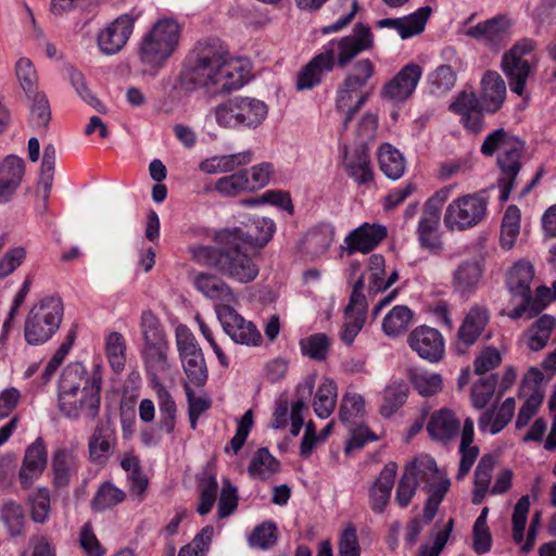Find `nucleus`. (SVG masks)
<instances>
[{"instance_id":"f257e3e1","label":"nucleus","mask_w":556,"mask_h":556,"mask_svg":"<svg viewBox=\"0 0 556 556\" xmlns=\"http://www.w3.org/2000/svg\"><path fill=\"white\" fill-rule=\"evenodd\" d=\"M249 63L230 58L218 41L198 42L182 74L187 89L206 88L213 92H230L244 86L249 79Z\"/></svg>"},{"instance_id":"f03ea898","label":"nucleus","mask_w":556,"mask_h":556,"mask_svg":"<svg viewBox=\"0 0 556 556\" xmlns=\"http://www.w3.org/2000/svg\"><path fill=\"white\" fill-rule=\"evenodd\" d=\"M371 29L356 24L351 34L336 37L321 46L319 52L303 66L296 76L295 87L300 91L311 90L321 84L334 67L344 68L357 55L374 47Z\"/></svg>"},{"instance_id":"7ed1b4c3","label":"nucleus","mask_w":556,"mask_h":556,"mask_svg":"<svg viewBox=\"0 0 556 556\" xmlns=\"http://www.w3.org/2000/svg\"><path fill=\"white\" fill-rule=\"evenodd\" d=\"M102 372L99 364L91 374L83 363L68 364L59 381L58 407L61 414L76 420L86 417L93 420L100 410Z\"/></svg>"},{"instance_id":"20e7f679","label":"nucleus","mask_w":556,"mask_h":556,"mask_svg":"<svg viewBox=\"0 0 556 556\" xmlns=\"http://www.w3.org/2000/svg\"><path fill=\"white\" fill-rule=\"evenodd\" d=\"M240 228H225L215 233L214 240L222 245L218 271L239 283L252 282L258 275V266L245 252Z\"/></svg>"},{"instance_id":"39448f33","label":"nucleus","mask_w":556,"mask_h":556,"mask_svg":"<svg viewBox=\"0 0 556 556\" xmlns=\"http://www.w3.org/2000/svg\"><path fill=\"white\" fill-rule=\"evenodd\" d=\"M498 151L497 164L501 168L498 185L501 188L500 200H508L514 181L521 168L520 157L523 152V142L509 135L503 128L489 134L481 146V153L491 156Z\"/></svg>"},{"instance_id":"423d86ee","label":"nucleus","mask_w":556,"mask_h":556,"mask_svg":"<svg viewBox=\"0 0 556 556\" xmlns=\"http://www.w3.org/2000/svg\"><path fill=\"white\" fill-rule=\"evenodd\" d=\"M268 114L267 104L256 98L233 97L212 108L206 119L213 117L225 129L242 130L258 128Z\"/></svg>"},{"instance_id":"0eeeda50","label":"nucleus","mask_w":556,"mask_h":556,"mask_svg":"<svg viewBox=\"0 0 556 556\" xmlns=\"http://www.w3.org/2000/svg\"><path fill=\"white\" fill-rule=\"evenodd\" d=\"M180 33L181 27L176 20L172 17L157 20L140 40V61L152 67H162L176 51Z\"/></svg>"},{"instance_id":"6e6552de","label":"nucleus","mask_w":556,"mask_h":556,"mask_svg":"<svg viewBox=\"0 0 556 556\" xmlns=\"http://www.w3.org/2000/svg\"><path fill=\"white\" fill-rule=\"evenodd\" d=\"M63 318V304L60 298L47 296L29 311L24 332L29 344L39 345L49 341L58 331Z\"/></svg>"},{"instance_id":"1a4fd4ad","label":"nucleus","mask_w":556,"mask_h":556,"mask_svg":"<svg viewBox=\"0 0 556 556\" xmlns=\"http://www.w3.org/2000/svg\"><path fill=\"white\" fill-rule=\"evenodd\" d=\"M534 277L533 266L526 261L517 262L508 271L506 285L513 298L520 299V303L513 309L505 308L503 314L511 319H519L525 315L532 318L543 309L531 298V282Z\"/></svg>"},{"instance_id":"9d476101","label":"nucleus","mask_w":556,"mask_h":556,"mask_svg":"<svg viewBox=\"0 0 556 556\" xmlns=\"http://www.w3.org/2000/svg\"><path fill=\"white\" fill-rule=\"evenodd\" d=\"M484 192L468 193L454 199L444 213V225L451 231H465L482 223L488 213Z\"/></svg>"},{"instance_id":"9b49d317","label":"nucleus","mask_w":556,"mask_h":556,"mask_svg":"<svg viewBox=\"0 0 556 556\" xmlns=\"http://www.w3.org/2000/svg\"><path fill=\"white\" fill-rule=\"evenodd\" d=\"M535 42L523 38L517 41L502 59V70L508 78L513 92L522 96L528 77L535 64Z\"/></svg>"},{"instance_id":"f8f14e48","label":"nucleus","mask_w":556,"mask_h":556,"mask_svg":"<svg viewBox=\"0 0 556 556\" xmlns=\"http://www.w3.org/2000/svg\"><path fill=\"white\" fill-rule=\"evenodd\" d=\"M453 190V185L445 186L435 191L425 203L416 230L419 244L425 250L438 252L442 249L439 233L441 210Z\"/></svg>"},{"instance_id":"ddd939ff","label":"nucleus","mask_w":556,"mask_h":556,"mask_svg":"<svg viewBox=\"0 0 556 556\" xmlns=\"http://www.w3.org/2000/svg\"><path fill=\"white\" fill-rule=\"evenodd\" d=\"M141 13L135 10L121 14L108 23L97 35L100 51L106 55L119 52L132 35L136 21Z\"/></svg>"},{"instance_id":"4468645a","label":"nucleus","mask_w":556,"mask_h":556,"mask_svg":"<svg viewBox=\"0 0 556 556\" xmlns=\"http://www.w3.org/2000/svg\"><path fill=\"white\" fill-rule=\"evenodd\" d=\"M404 470L412 475L417 485H424L428 493L435 491H448L451 480L447 473L440 469L433 457L419 455L405 465Z\"/></svg>"},{"instance_id":"2eb2a0df","label":"nucleus","mask_w":556,"mask_h":556,"mask_svg":"<svg viewBox=\"0 0 556 556\" xmlns=\"http://www.w3.org/2000/svg\"><path fill=\"white\" fill-rule=\"evenodd\" d=\"M217 318L224 332L237 344L260 346L263 338L256 326L242 317L235 306H226L218 311Z\"/></svg>"},{"instance_id":"dca6fc26","label":"nucleus","mask_w":556,"mask_h":556,"mask_svg":"<svg viewBox=\"0 0 556 556\" xmlns=\"http://www.w3.org/2000/svg\"><path fill=\"white\" fill-rule=\"evenodd\" d=\"M387 235L388 231L383 225L363 223L345 236L340 245L341 254L351 256L355 253H370L384 240Z\"/></svg>"},{"instance_id":"f3484780","label":"nucleus","mask_w":556,"mask_h":556,"mask_svg":"<svg viewBox=\"0 0 556 556\" xmlns=\"http://www.w3.org/2000/svg\"><path fill=\"white\" fill-rule=\"evenodd\" d=\"M193 287L205 299L214 303L216 316L223 307L238 304V296L232 288L220 277L210 273H198L193 277Z\"/></svg>"},{"instance_id":"a211bd4d","label":"nucleus","mask_w":556,"mask_h":556,"mask_svg":"<svg viewBox=\"0 0 556 556\" xmlns=\"http://www.w3.org/2000/svg\"><path fill=\"white\" fill-rule=\"evenodd\" d=\"M409 348L419 357L430 362H440L445 353V342L441 332L428 326L415 328L407 338Z\"/></svg>"},{"instance_id":"6ab92c4d","label":"nucleus","mask_w":556,"mask_h":556,"mask_svg":"<svg viewBox=\"0 0 556 556\" xmlns=\"http://www.w3.org/2000/svg\"><path fill=\"white\" fill-rule=\"evenodd\" d=\"M510 20L498 15L468 28L466 34L491 49L497 50L510 38Z\"/></svg>"},{"instance_id":"aec40b11","label":"nucleus","mask_w":556,"mask_h":556,"mask_svg":"<svg viewBox=\"0 0 556 556\" xmlns=\"http://www.w3.org/2000/svg\"><path fill=\"white\" fill-rule=\"evenodd\" d=\"M529 509H530V497H529V495H522L518 500L517 504L515 505L513 517H511L513 540L515 541L516 544L523 543L521 545V551H523V552H529L532 549L535 539H536L538 529H539L540 520H541V514H540V511H536L532 517V520H531V523H530V527L528 530V534H527V540L523 542L525 529H526V523L528 520Z\"/></svg>"},{"instance_id":"412c9836","label":"nucleus","mask_w":556,"mask_h":556,"mask_svg":"<svg viewBox=\"0 0 556 556\" xmlns=\"http://www.w3.org/2000/svg\"><path fill=\"white\" fill-rule=\"evenodd\" d=\"M489 323V312L484 306L475 305L466 314L455 340V349L457 353H465L471 345H473L485 326Z\"/></svg>"},{"instance_id":"4be33fe9","label":"nucleus","mask_w":556,"mask_h":556,"mask_svg":"<svg viewBox=\"0 0 556 556\" xmlns=\"http://www.w3.org/2000/svg\"><path fill=\"white\" fill-rule=\"evenodd\" d=\"M422 75V68L415 63L406 64L401 71L384 85L382 96L391 101L403 102L409 98Z\"/></svg>"},{"instance_id":"5701e85b","label":"nucleus","mask_w":556,"mask_h":556,"mask_svg":"<svg viewBox=\"0 0 556 556\" xmlns=\"http://www.w3.org/2000/svg\"><path fill=\"white\" fill-rule=\"evenodd\" d=\"M47 447L41 438H37L25 450L18 479L24 489L30 488L43 473L47 466Z\"/></svg>"},{"instance_id":"b1692460","label":"nucleus","mask_w":556,"mask_h":556,"mask_svg":"<svg viewBox=\"0 0 556 556\" xmlns=\"http://www.w3.org/2000/svg\"><path fill=\"white\" fill-rule=\"evenodd\" d=\"M369 92L346 78L340 84L336 96V110L343 115L342 128L346 130L353 115L368 100Z\"/></svg>"},{"instance_id":"393cba45","label":"nucleus","mask_w":556,"mask_h":556,"mask_svg":"<svg viewBox=\"0 0 556 556\" xmlns=\"http://www.w3.org/2000/svg\"><path fill=\"white\" fill-rule=\"evenodd\" d=\"M451 110L460 116L466 129L471 132H480L483 129L485 111L473 92H460L451 104Z\"/></svg>"},{"instance_id":"a878e982","label":"nucleus","mask_w":556,"mask_h":556,"mask_svg":"<svg viewBox=\"0 0 556 556\" xmlns=\"http://www.w3.org/2000/svg\"><path fill=\"white\" fill-rule=\"evenodd\" d=\"M460 428V420L455 413L448 408H441L434 412L427 424L429 437L441 444L453 441Z\"/></svg>"},{"instance_id":"bb28decb","label":"nucleus","mask_w":556,"mask_h":556,"mask_svg":"<svg viewBox=\"0 0 556 556\" xmlns=\"http://www.w3.org/2000/svg\"><path fill=\"white\" fill-rule=\"evenodd\" d=\"M479 102L486 113L498 111L506 99V84L497 72L489 71L481 78Z\"/></svg>"},{"instance_id":"cd10ccee","label":"nucleus","mask_w":556,"mask_h":556,"mask_svg":"<svg viewBox=\"0 0 556 556\" xmlns=\"http://www.w3.org/2000/svg\"><path fill=\"white\" fill-rule=\"evenodd\" d=\"M115 446L116 433L111 422L100 421L89 440L90 460L97 464H105Z\"/></svg>"},{"instance_id":"c85d7f7f","label":"nucleus","mask_w":556,"mask_h":556,"mask_svg":"<svg viewBox=\"0 0 556 556\" xmlns=\"http://www.w3.org/2000/svg\"><path fill=\"white\" fill-rule=\"evenodd\" d=\"M168 352L169 343L141 350V356L152 388L163 384V378L169 372Z\"/></svg>"},{"instance_id":"c756f323","label":"nucleus","mask_w":556,"mask_h":556,"mask_svg":"<svg viewBox=\"0 0 556 556\" xmlns=\"http://www.w3.org/2000/svg\"><path fill=\"white\" fill-rule=\"evenodd\" d=\"M343 166L348 175L358 185H366L374 180L370 156L364 143L345 152Z\"/></svg>"},{"instance_id":"7c9ffc66","label":"nucleus","mask_w":556,"mask_h":556,"mask_svg":"<svg viewBox=\"0 0 556 556\" xmlns=\"http://www.w3.org/2000/svg\"><path fill=\"white\" fill-rule=\"evenodd\" d=\"M397 466L390 462L380 471L369 490V505L375 513H382L388 505L393 489Z\"/></svg>"},{"instance_id":"2f4dec72","label":"nucleus","mask_w":556,"mask_h":556,"mask_svg":"<svg viewBox=\"0 0 556 556\" xmlns=\"http://www.w3.org/2000/svg\"><path fill=\"white\" fill-rule=\"evenodd\" d=\"M53 485L63 489L70 485L77 476L80 467L77 455L67 448H59L52 455L51 460Z\"/></svg>"},{"instance_id":"473e14b6","label":"nucleus","mask_w":556,"mask_h":556,"mask_svg":"<svg viewBox=\"0 0 556 556\" xmlns=\"http://www.w3.org/2000/svg\"><path fill=\"white\" fill-rule=\"evenodd\" d=\"M483 265L479 260L462 262L453 273V287L462 295L473 293L482 278Z\"/></svg>"},{"instance_id":"72a5a7b5","label":"nucleus","mask_w":556,"mask_h":556,"mask_svg":"<svg viewBox=\"0 0 556 556\" xmlns=\"http://www.w3.org/2000/svg\"><path fill=\"white\" fill-rule=\"evenodd\" d=\"M24 161L15 155L8 156L0 164V203L10 200L24 175Z\"/></svg>"},{"instance_id":"f704fd0d","label":"nucleus","mask_w":556,"mask_h":556,"mask_svg":"<svg viewBox=\"0 0 556 556\" xmlns=\"http://www.w3.org/2000/svg\"><path fill=\"white\" fill-rule=\"evenodd\" d=\"M515 408V399L507 397L500 407L484 410L478 420L479 430L491 434L498 433L511 420Z\"/></svg>"},{"instance_id":"c9c22d12","label":"nucleus","mask_w":556,"mask_h":556,"mask_svg":"<svg viewBox=\"0 0 556 556\" xmlns=\"http://www.w3.org/2000/svg\"><path fill=\"white\" fill-rule=\"evenodd\" d=\"M334 239V227L318 225L307 231L303 240V251L311 258H320L327 254Z\"/></svg>"},{"instance_id":"e433bc0d","label":"nucleus","mask_w":556,"mask_h":556,"mask_svg":"<svg viewBox=\"0 0 556 556\" xmlns=\"http://www.w3.org/2000/svg\"><path fill=\"white\" fill-rule=\"evenodd\" d=\"M399 280L397 270L386 273V261L381 254H372L368 260V290L370 293H379L389 289Z\"/></svg>"},{"instance_id":"4c0bfd02","label":"nucleus","mask_w":556,"mask_h":556,"mask_svg":"<svg viewBox=\"0 0 556 556\" xmlns=\"http://www.w3.org/2000/svg\"><path fill=\"white\" fill-rule=\"evenodd\" d=\"M252 162V152L244 151L235 154L215 155L199 164L201 172L210 175L229 173Z\"/></svg>"},{"instance_id":"58836bf2","label":"nucleus","mask_w":556,"mask_h":556,"mask_svg":"<svg viewBox=\"0 0 556 556\" xmlns=\"http://www.w3.org/2000/svg\"><path fill=\"white\" fill-rule=\"evenodd\" d=\"M248 230L240 228V235L243 237L242 242L254 248L265 247L273 238L276 225L268 217L253 216L250 224L247 225Z\"/></svg>"},{"instance_id":"ea45409f","label":"nucleus","mask_w":556,"mask_h":556,"mask_svg":"<svg viewBox=\"0 0 556 556\" xmlns=\"http://www.w3.org/2000/svg\"><path fill=\"white\" fill-rule=\"evenodd\" d=\"M473 421L467 418L462 429V440L459 445L460 462L456 478L464 479L470 471L473 463L479 455V448L472 445L473 442Z\"/></svg>"},{"instance_id":"a19ab883","label":"nucleus","mask_w":556,"mask_h":556,"mask_svg":"<svg viewBox=\"0 0 556 556\" xmlns=\"http://www.w3.org/2000/svg\"><path fill=\"white\" fill-rule=\"evenodd\" d=\"M139 326L143 342L142 349L168 343L164 326L152 311L147 309L141 313Z\"/></svg>"},{"instance_id":"79ce46f5","label":"nucleus","mask_w":556,"mask_h":556,"mask_svg":"<svg viewBox=\"0 0 556 556\" xmlns=\"http://www.w3.org/2000/svg\"><path fill=\"white\" fill-rule=\"evenodd\" d=\"M414 312L406 305L394 306L382 320V331L389 338L405 333L413 323Z\"/></svg>"},{"instance_id":"37998d69","label":"nucleus","mask_w":556,"mask_h":556,"mask_svg":"<svg viewBox=\"0 0 556 556\" xmlns=\"http://www.w3.org/2000/svg\"><path fill=\"white\" fill-rule=\"evenodd\" d=\"M378 162L381 172L390 179H400L406 168L403 154L389 143H384L379 148Z\"/></svg>"},{"instance_id":"c03bdc74","label":"nucleus","mask_w":556,"mask_h":556,"mask_svg":"<svg viewBox=\"0 0 556 556\" xmlns=\"http://www.w3.org/2000/svg\"><path fill=\"white\" fill-rule=\"evenodd\" d=\"M337 397L338 389L336 382L330 378H324L313 400V408L316 416L321 419L328 418L337 405Z\"/></svg>"},{"instance_id":"a18cd8bd","label":"nucleus","mask_w":556,"mask_h":556,"mask_svg":"<svg viewBox=\"0 0 556 556\" xmlns=\"http://www.w3.org/2000/svg\"><path fill=\"white\" fill-rule=\"evenodd\" d=\"M495 465L494 456L490 454L483 455L475 470V489L472 492V503L481 504L490 488L492 472Z\"/></svg>"},{"instance_id":"49530a36","label":"nucleus","mask_w":556,"mask_h":556,"mask_svg":"<svg viewBox=\"0 0 556 556\" xmlns=\"http://www.w3.org/2000/svg\"><path fill=\"white\" fill-rule=\"evenodd\" d=\"M279 468V462L267 448L262 447L253 455L248 472L253 479L267 480L277 473Z\"/></svg>"},{"instance_id":"de8ad7c7","label":"nucleus","mask_w":556,"mask_h":556,"mask_svg":"<svg viewBox=\"0 0 556 556\" xmlns=\"http://www.w3.org/2000/svg\"><path fill=\"white\" fill-rule=\"evenodd\" d=\"M555 324L556 320L551 315H543L535 320L526 333L528 348L532 351H540L545 348Z\"/></svg>"},{"instance_id":"09e8293b","label":"nucleus","mask_w":556,"mask_h":556,"mask_svg":"<svg viewBox=\"0 0 556 556\" xmlns=\"http://www.w3.org/2000/svg\"><path fill=\"white\" fill-rule=\"evenodd\" d=\"M104 352L111 368L121 372L126 364V340L122 333L112 331L105 336Z\"/></svg>"},{"instance_id":"8fccbe9b","label":"nucleus","mask_w":556,"mask_h":556,"mask_svg":"<svg viewBox=\"0 0 556 556\" xmlns=\"http://www.w3.org/2000/svg\"><path fill=\"white\" fill-rule=\"evenodd\" d=\"M432 10L430 7H422L415 12L401 17L400 37L405 40L421 34L425 30Z\"/></svg>"},{"instance_id":"3c124183","label":"nucleus","mask_w":556,"mask_h":556,"mask_svg":"<svg viewBox=\"0 0 556 556\" xmlns=\"http://www.w3.org/2000/svg\"><path fill=\"white\" fill-rule=\"evenodd\" d=\"M180 362L187 376L186 383L195 387L205 384L208 374L203 352L194 354V356L180 357Z\"/></svg>"},{"instance_id":"603ef678","label":"nucleus","mask_w":556,"mask_h":556,"mask_svg":"<svg viewBox=\"0 0 556 556\" xmlns=\"http://www.w3.org/2000/svg\"><path fill=\"white\" fill-rule=\"evenodd\" d=\"M520 231V210L516 205H509L504 214L501 227V244L504 249H510Z\"/></svg>"},{"instance_id":"864d4df0","label":"nucleus","mask_w":556,"mask_h":556,"mask_svg":"<svg viewBox=\"0 0 556 556\" xmlns=\"http://www.w3.org/2000/svg\"><path fill=\"white\" fill-rule=\"evenodd\" d=\"M413 387L422 396H431L442 390L443 379L438 372L429 370H416L412 374Z\"/></svg>"},{"instance_id":"5fc2aeb1","label":"nucleus","mask_w":556,"mask_h":556,"mask_svg":"<svg viewBox=\"0 0 556 556\" xmlns=\"http://www.w3.org/2000/svg\"><path fill=\"white\" fill-rule=\"evenodd\" d=\"M215 190L225 197H236L243 192H250V179L247 172H238L219 178L216 181Z\"/></svg>"},{"instance_id":"6e6d98bb","label":"nucleus","mask_w":556,"mask_h":556,"mask_svg":"<svg viewBox=\"0 0 556 556\" xmlns=\"http://www.w3.org/2000/svg\"><path fill=\"white\" fill-rule=\"evenodd\" d=\"M0 516L12 535H20L24 527V509L13 500H7L0 507Z\"/></svg>"},{"instance_id":"4d7b16f0","label":"nucleus","mask_w":556,"mask_h":556,"mask_svg":"<svg viewBox=\"0 0 556 556\" xmlns=\"http://www.w3.org/2000/svg\"><path fill=\"white\" fill-rule=\"evenodd\" d=\"M330 339L326 333H314L300 341L302 354L314 361H324L330 349Z\"/></svg>"},{"instance_id":"13d9d810","label":"nucleus","mask_w":556,"mask_h":556,"mask_svg":"<svg viewBox=\"0 0 556 556\" xmlns=\"http://www.w3.org/2000/svg\"><path fill=\"white\" fill-rule=\"evenodd\" d=\"M430 91L433 94H444L456 84V73L450 65H440L428 76Z\"/></svg>"},{"instance_id":"bf43d9fd","label":"nucleus","mask_w":556,"mask_h":556,"mask_svg":"<svg viewBox=\"0 0 556 556\" xmlns=\"http://www.w3.org/2000/svg\"><path fill=\"white\" fill-rule=\"evenodd\" d=\"M124 500V491L116 488L111 482H105L99 488L94 498L92 500V507L97 510H102L113 507L122 503Z\"/></svg>"},{"instance_id":"052dcab7","label":"nucleus","mask_w":556,"mask_h":556,"mask_svg":"<svg viewBox=\"0 0 556 556\" xmlns=\"http://www.w3.org/2000/svg\"><path fill=\"white\" fill-rule=\"evenodd\" d=\"M15 73L21 87L27 93L28 97H31V94L37 93L38 76L29 59H18L15 65Z\"/></svg>"},{"instance_id":"680f3d73","label":"nucleus","mask_w":556,"mask_h":556,"mask_svg":"<svg viewBox=\"0 0 556 556\" xmlns=\"http://www.w3.org/2000/svg\"><path fill=\"white\" fill-rule=\"evenodd\" d=\"M407 397V387L402 382H394L388 386L384 390L383 404L381 406V414L390 416L395 409L401 407Z\"/></svg>"},{"instance_id":"e2e57ef3","label":"nucleus","mask_w":556,"mask_h":556,"mask_svg":"<svg viewBox=\"0 0 556 556\" xmlns=\"http://www.w3.org/2000/svg\"><path fill=\"white\" fill-rule=\"evenodd\" d=\"M30 515L35 522H45L50 513V492L47 488H38L29 495Z\"/></svg>"},{"instance_id":"0e129e2a","label":"nucleus","mask_w":556,"mask_h":556,"mask_svg":"<svg viewBox=\"0 0 556 556\" xmlns=\"http://www.w3.org/2000/svg\"><path fill=\"white\" fill-rule=\"evenodd\" d=\"M277 527L273 521H265L257 526L249 538V543L253 547L268 549L277 542Z\"/></svg>"},{"instance_id":"69168bd1","label":"nucleus","mask_w":556,"mask_h":556,"mask_svg":"<svg viewBox=\"0 0 556 556\" xmlns=\"http://www.w3.org/2000/svg\"><path fill=\"white\" fill-rule=\"evenodd\" d=\"M364 413L365 401L362 395L352 392L343 395L339 412L342 422H352L354 418L362 417Z\"/></svg>"},{"instance_id":"338daca9","label":"nucleus","mask_w":556,"mask_h":556,"mask_svg":"<svg viewBox=\"0 0 556 556\" xmlns=\"http://www.w3.org/2000/svg\"><path fill=\"white\" fill-rule=\"evenodd\" d=\"M495 377L479 379L471 388V402L476 408H483L491 401L496 387Z\"/></svg>"},{"instance_id":"774afa93","label":"nucleus","mask_w":556,"mask_h":556,"mask_svg":"<svg viewBox=\"0 0 556 556\" xmlns=\"http://www.w3.org/2000/svg\"><path fill=\"white\" fill-rule=\"evenodd\" d=\"M339 556H361V545L356 528L348 523L340 533L338 542Z\"/></svg>"}]
</instances>
